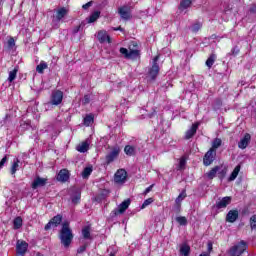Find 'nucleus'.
Returning <instances> with one entry per match:
<instances>
[{"label": "nucleus", "mask_w": 256, "mask_h": 256, "mask_svg": "<svg viewBox=\"0 0 256 256\" xmlns=\"http://www.w3.org/2000/svg\"><path fill=\"white\" fill-rule=\"evenodd\" d=\"M58 237L61 245H63L65 249L71 247L75 235L73 234V229H71V223H69V221H64L62 223Z\"/></svg>", "instance_id": "obj_1"}, {"label": "nucleus", "mask_w": 256, "mask_h": 256, "mask_svg": "<svg viewBox=\"0 0 256 256\" xmlns=\"http://www.w3.org/2000/svg\"><path fill=\"white\" fill-rule=\"evenodd\" d=\"M247 249H249V244L245 240H241L234 246L230 247L228 250L229 256H242L243 253L247 252Z\"/></svg>", "instance_id": "obj_2"}, {"label": "nucleus", "mask_w": 256, "mask_h": 256, "mask_svg": "<svg viewBox=\"0 0 256 256\" xmlns=\"http://www.w3.org/2000/svg\"><path fill=\"white\" fill-rule=\"evenodd\" d=\"M158 62H159V55H156L152 60V66L148 70V75L151 81H155L159 76V72L161 71V68L159 67Z\"/></svg>", "instance_id": "obj_3"}, {"label": "nucleus", "mask_w": 256, "mask_h": 256, "mask_svg": "<svg viewBox=\"0 0 256 256\" xmlns=\"http://www.w3.org/2000/svg\"><path fill=\"white\" fill-rule=\"evenodd\" d=\"M129 205H131V199H126L118 206V209H114L110 213V217H117V215H123L129 209Z\"/></svg>", "instance_id": "obj_4"}, {"label": "nucleus", "mask_w": 256, "mask_h": 256, "mask_svg": "<svg viewBox=\"0 0 256 256\" xmlns=\"http://www.w3.org/2000/svg\"><path fill=\"white\" fill-rule=\"evenodd\" d=\"M63 91L54 90L50 95V105H54L55 107L61 105L63 103Z\"/></svg>", "instance_id": "obj_5"}, {"label": "nucleus", "mask_w": 256, "mask_h": 256, "mask_svg": "<svg viewBox=\"0 0 256 256\" xmlns=\"http://www.w3.org/2000/svg\"><path fill=\"white\" fill-rule=\"evenodd\" d=\"M216 157L217 151L209 149L203 157L204 167H209V165H213V161H215Z\"/></svg>", "instance_id": "obj_6"}, {"label": "nucleus", "mask_w": 256, "mask_h": 256, "mask_svg": "<svg viewBox=\"0 0 256 256\" xmlns=\"http://www.w3.org/2000/svg\"><path fill=\"white\" fill-rule=\"evenodd\" d=\"M63 223V215L54 216L44 227L45 231H49L52 227H59Z\"/></svg>", "instance_id": "obj_7"}, {"label": "nucleus", "mask_w": 256, "mask_h": 256, "mask_svg": "<svg viewBox=\"0 0 256 256\" xmlns=\"http://www.w3.org/2000/svg\"><path fill=\"white\" fill-rule=\"evenodd\" d=\"M120 153H121V149L119 147H114L111 150V152L105 156L106 165H111V163H113V161H115V159H117V157H119Z\"/></svg>", "instance_id": "obj_8"}, {"label": "nucleus", "mask_w": 256, "mask_h": 256, "mask_svg": "<svg viewBox=\"0 0 256 256\" xmlns=\"http://www.w3.org/2000/svg\"><path fill=\"white\" fill-rule=\"evenodd\" d=\"M71 179V172L67 168L61 169L56 175V180L59 183H67Z\"/></svg>", "instance_id": "obj_9"}, {"label": "nucleus", "mask_w": 256, "mask_h": 256, "mask_svg": "<svg viewBox=\"0 0 256 256\" xmlns=\"http://www.w3.org/2000/svg\"><path fill=\"white\" fill-rule=\"evenodd\" d=\"M119 51H120L121 55H124L125 59H135L136 57H139V55H140V52L137 49H134V50L130 49V51H129V50H127V48L121 47Z\"/></svg>", "instance_id": "obj_10"}, {"label": "nucleus", "mask_w": 256, "mask_h": 256, "mask_svg": "<svg viewBox=\"0 0 256 256\" xmlns=\"http://www.w3.org/2000/svg\"><path fill=\"white\" fill-rule=\"evenodd\" d=\"M115 183H125L127 181V170L118 169L114 175Z\"/></svg>", "instance_id": "obj_11"}, {"label": "nucleus", "mask_w": 256, "mask_h": 256, "mask_svg": "<svg viewBox=\"0 0 256 256\" xmlns=\"http://www.w3.org/2000/svg\"><path fill=\"white\" fill-rule=\"evenodd\" d=\"M118 14L124 21H129V19H131V8H129V6L126 5L119 7Z\"/></svg>", "instance_id": "obj_12"}, {"label": "nucleus", "mask_w": 256, "mask_h": 256, "mask_svg": "<svg viewBox=\"0 0 256 256\" xmlns=\"http://www.w3.org/2000/svg\"><path fill=\"white\" fill-rule=\"evenodd\" d=\"M27 249H29V244L25 241H18L16 244V253L18 256H25L27 253Z\"/></svg>", "instance_id": "obj_13"}, {"label": "nucleus", "mask_w": 256, "mask_h": 256, "mask_svg": "<svg viewBox=\"0 0 256 256\" xmlns=\"http://www.w3.org/2000/svg\"><path fill=\"white\" fill-rule=\"evenodd\" d=\"M197 129H199V122H195L194 124H192L191 128L185 132V139H193V137H195L197 133Z\"/></svg>", "instance_id": "obj_14"}, {"label": "nucleus", "mask_w": 256, "mask_h": 256, "mask_svg": "<svg viewBox=\"0 0 256 256\" xmlns=\"http://www.w3.org/2000/svg\"><path fill=\"white\" fill-rule=\"evenodd\" d=\"M249 143H251V134L246 133L243 138L238 142L239 149H247L249 147Z\"/></svg>", "instance_id": "obj_15"}, {"label": "nucleus", "mask_w": 256, "mask_h": 256, "mask_svg": "<svg viewBox=\"0 0 256 256\" xmlns=\"http://www.w3.org/2000/svg\"><path fill=\"white\" fill-rule=\"evenodd\" d=\"M47 185V178H41L37 176L31 184L32 189H38V187H45Z\"/></svg>", "instance_id": "obj_16"}, {"label": "nucleus", "mask_w": 256, "mask_h": 256, "mask_svg": "<svg viewBox=\"0 0 256 256\" xmlns=\"http://www.w3.org/2000/svg\"><path fill=\"white\" fill-rule=\"evenodd\" d=\"M239 219V210H230L226 215L227 223H235Z\"/></svg>", "instance_id": "obj_17"}, {"label": "nucleus", "mask_w": 256, "mask_h": 256, "mask_svg": "<svg viewBox=\"0 0 256 256\" xmlns=\"http://www.w3.org/2000/svg\"><path fill=\"white\" fill-rule=\"evenodd\" d=\"M97 39H98L99 43H105V41H107V43H111V36H109L107 34V31H105V30H100L98 32Z\"/></svg>", "instance_id": "obj_18"}, {"label": "nucleus", "mask_w": 256, "mask_h": 256, "mask_svg": "<svg viewBox=\"0 0 256 256\" xmlns=\"http://www.w3.org/2000/svg\"><path fill=\"white\" fill-rule=\"evenodd\" d=\"M71 201L74 205H79V203H81V189H79V188L73 189Z\"/></svg>", "instance_id": "obj_19"}, {"label": "nucleus", "mask_w": 256, "mask_h": 256, "mask_svg": "<svg viewBox=\"0 0 256 256\" xmlns=\"http://www.w3.org/2000/svg\"><path fill=\"white\" fill-rule=\"evenodd\" d=\"M227 205H231V196L223 197L220 201L216 202V209H225Z\"/></svg>", "instance_id": "obj_20"}, {"label": "nucleus", "mask_w": 256, "mask_h": 256, "mask_svg": "<svg viewBox=\"0 0 256 256\" xmlns=\"http://www.w3.org/2000/svg\"><path fill=\"white\" fill-rule=\"evenodd\" d=\"M110 193L111 192L107 189L101 190L100 193L95 196L94 201L101 203V201H105V199L109 197Z\"/></svg>", "instance_id": "obj_21"}, {"label": "nucleus", "mask_w": 256, "mask_h": 256, "mask_svg": "<svg viewBox=\"0 0 256 256\" xmlns=\"http://www.w3.org/2000/svg\"><path fill=\"white\" fill-rule=\"evenodd\" d=\"M69 13V10L65 7H61L56 12V19L57 21H61L67 14Z\"/></svg>", "instance_id": "obj_22"}, {"label": "nucleus", "mask_w": 256, "mask_h": 256, "mask_svg": "<svg viewBox=\"0 0 256 256\" xmlns=\"http://www.w3.org/2000/svg\"><path fill=\"white\" fill-rule=\"evenodd\" d=\"M83 123L85 127H90V125H93L95 123V115L88 114L84 117Z\"/></svg>", "instance_id": "obj_23"}, {"label": "nucleus", "mask_w": 256, "mask_h": 256, "mask_svg": "<svg viewBox=\"0 0 256 256\" xmlns=\"http://www.w3.org/2000/svg\"><path fill=\"white\" fill-rule=\"evenodd\" d=\"M221 166L213 167L208 173H206V177L210 180H213L214 177H217V173H219Z\"/></svg>", "instance_id": "obj_24"}, {"label": "nucleus", "mask_w": 256, "mask_h": 256, "mask_svg": "<svg viewBox=\"0 0 256 256\" xmlns=\"http://www.w3.org/2000/svg\"><path fill=\"white\" fill-rule=\"evenodd\" d=\"M241 171V165H237L234 170L232 171V173L230 174V176L228 177V181H235V179H237V177L239 176V172Z\"/></svg>", "instance_id": "obj_25"}, {"label": "nucleus", "mask_w": 256, "mask_h": 256, "mask_svg": "<svg viewBox=\"0 0 256 256\" xmlns=\"http://www.w3.org/2000/svg\"><path fill=\"white\" fill-rule=\"evenodd\" d=\"M76 151L79 153H87L89 151V142L85 141L76 147Z\"/></svg>", "instance_id": "obj_26"}, {"label": "nucleus", "mask_w": 256, "mask_h": 256, "mask_svg": "<svg viewBox=\"0 0 256 256\" xmlns=\"http://www.w3.org/2000/svg\"><path fill=\"white\" fill-rule=\"evenodd\" d=\"M193 2L191 0H181L180 5L178 7L179 11H185V9H189Z\"/></svg>", "instance_id": "obj_27"}, {"label": "nucleus", "mask_w": 256, "mask_h": 256, "mask_svg": "<svg viewBox=\"0 0 256 256\" xmlns=\"http://www.w3.org/2000/svg\"><path fill=\"white\" fill-rule=\"evenodd\" d=\"M215 61H217V55L215 54H211L208 59L206 60V66L208 69H211V67H213V65L215 64Z\"/></svg>", "instance_id": "obj_28"}, {"label": "nucleus", "mask_w": 256, "mask_h": 256, "mask_svg": "<svg viewBox=\"0 0 256 256\" xmlns=\"http://www.w3.org/2000/svg\"><path fill=\"white\" fill-rule=\"evenodd\" d=\"M82 237L83 239H91V226H84L82 228Z\"/></svg>", "instance_id": "obj_29"}, {"label": "nucleus", "mask_w": 256, "mask_h": 256, "mask_svg": "<svg viewBox=\"0 0 256 256\" xmlns=\"http://www.w3.org/2000/svg\"><path fill=\"white\" fill-rule=\"evenodd\" d=\"M191 253V246L187 245V244H183L180 247V254L183 256H189Z\"/></svg>", "instance_id": "obj_30"}, {"label": "nucleus", "mask_w": 256, "mask_h": 256, "mask_svg": "<svg viewBox=\"0 0 256 256\" xmlns=\"http://www.w3.org/2000/svg\"><path fill=\"white\" fill-rule=\"evenodd\" d=\"M101 17V11H95L93 12L89 18H88V23H95V21H97V19H99Z\"/></svg>", "instance_id": "obj_31"}, {"label": "nucleus", "mask_w": 256, "mask_h": 256, "mask_svg": "<svg viewBox=\"0 0 256 256\" xmlns=\"http://www.w3.org/2000/svg\"><path fill=\"white\" fill-rule=\"evenodd\" d=\"M18 72H19V68H17V67L9 72V77H8L9 83H13L17 79Z\"/></svg>", "instance_id": "obj_32"}, {"label": "nucleus", "mask_w": 256, "mask_h": 256, "mask_svg": "<svg viewBox=\"0 0 256 256\" xmlns=\"http://www.w3.org/2000/svg\"><path fill=\"white\" fill-rule=\"evenodd\" d=\"M49 65H47V62L41 61L39 65L36 66L37 73L43 74L45 72V69H47Z\"/></svg>", "instance_id": "obj_33"}, {"label": "nucleus", "mask_w": 256, "mask_h": 256, "mask_svg": "<svg viewBox=\"0 0 256 256\" xmlns=\"http://www.w3.org/2000/svg\"><path fill=\"white\" fill-rule=\"evenodd\" d=\"M222 143L223 141L221 140V138H215L212 142V147L210 148V150L217 151V149H219Z\"/></svg>", "instance_id": "obj_34"}, {"label": "nucleus", "mask_w": 256, "mask_h": 256, "mask_svg": "<svg viewBox=\"0 0 256 256\" xmlns=\"http://www.w3.org/2000/svg\"><path fill=\"white\" fill-rule=\"evenodd\" d=\"M203 29V23L197 21L192 25L191 31L192 33H199Z\"/></svg>", "instance_id": "obj_35"}, {"label": "nucleus", "mask_w": 256, "mask_h": 256, "mask_svg": "<svg viewBox=\"0 0 256 256\" xmlns=\"http://www.w3.org/2000/svg\"><path fill=\"white\" fill-rule=\"evenodd\" d=\"M14 229H21L23 227V218L21 216H18L13 221Z\"/></svg>", "instance_id": "obj_36"}, {"label": "nucleus", "mask_w": 256, "mask_h": 256, "mask_svg": "<svg viewBox=\"0 0 256 256\" xmlns=\"http://www.w3.org/2000/svg\"><path fill=\"white\" fill-rule=\"evenodd\" d=\"M124 153L128 155L129 157H132V155H135V147L131 145H126L124 147Z\"/></svg>", "instance_id": "obj_37"}, {"label": "nucleus", "mask_w": 256, "mask_h": 256, "mask_svg": "<svg viewBox=\"0 0 256 256\" xmlns=\"http://www.w3.org/2000/svg\"><path fill=\"white\" fill-rule=\"evenodd\" d=\"M185 165H187V158L182 156L179 161L178 171H183V169H185Z\"/></svg>", "instance_id": "obj_38"}, {"label": "nucleus", "mask_w": 256, "mask_h": 256, "mask_svg": "<svg viewBox=\"0 0 256 256\" xmlns=\"http://www.w3.org/2000/svg\"><path fill=\"white\" fill-rule=\"evenodd\" d=\"M91 173H93V168L92 167L84 168V170L82 171L83 179H87L91 175Z\"/></svg>", "instance_id": "obj_39"}, {"label": "nucleus", "mask_w": 256, "mask_h": 256, "mask_svg": "<svg viewBox=\"0 0 256 256\" xmlns=\"http://www.w3.org/2000/svg\"><path fill=\"white\" fill-rule=\"evenodd\" d=\"M19 163H20L19 159L14 160L11 167V171H10L11 175H15L17 173V168L19 167Z\"/></svg>", "instance_id": "obj_40"}, {"label": "nucleus", "mask_w": 256, "mask_h": 256, "mask_svg": "<svg viewBox=\"0 0 256 256\" xmlns=\"http://www.w3.org/2000/svg\"><path fill=\"white\" fill-rule=\"evenodd\" d=\"M227 166H225L222 170H220L218 172V179H220V181H223V179H225V177H227Z\"/></svg>", "instance_id": "obj_41"}, {"label": "nucleus", "mask_w": 256, "mask_h": 256, "mask_svg": "<svg viewBox=\"0 0 256 256\" xmlns=\"http://www.w3.org/2000/svg\"><path fill=\"white\" fill-rule=\"evenodd\" d=\"M249 223H250V229L252 231H256V214L250 217Z\"/></svg>", "instance_id": "obj_42"}, {"label": "nucleus", "mask_w": 256, "mask_h": 256, "mask_svg": "<svg viewBox=\"0 0 256 256\" xmlns=\"http://www.w3.org/2000/svg\"><path fill=\"white\" fill-rule=\"evenodd\" d=\"M176 221L181 226L187 225V217H185V216H178V217H176Z\"/></svg>", "instance_id": "obj_43"}, {"label": "nucleus", "mask_w": 256, "mask_h": 256, "mask_svg": "<svg viewBox=\"0 0 256 256\" xmlns=\"http://www.w3.org/2000/svg\"><path fill=\"white\" fill-rule=\"evenodd\" d=\"M7 47L8 49H13L15 47V38L10 37L7 41Z\"/></svg>", "instance_id": "obj_44"}, {"label": "nucleus", "mask_w": 256, "mask_h": 256, "mask_svg": "<svg viewBox=\"0 0 256 256\" xmlns=\"http://www.w3.org/2000/svg\"><path fill=\"white\" fill-rule=\"evenodd\" d=\"M151 203H153V198H148L146 199L142 206H141V209H145L146 207H149V205H151Z\"/></svg>", "instance_id": "obj_45"}, {"label": "nucleus", "mask_w": 256, "mask_h": 256, "mask_svg": "<svg viewBox=\"0 0 256 256\" xmlns=\"http://www.w3.org/2000/svg\"><path fill=\"white\" fill-rule=\"evenodd\" d=\"M83 27H85V25L83 23H81L80 25L74 27L73 30H72L73 35H77V33L79 31H81V29H83Z\"/></svg>", "instance_id": "obj_46"}, {"label": "nucleus", "mask_w": 256, "mask_h": 256, "mask_svg": "<svg viewBox=\"0 0 256 256\" xmlns=\"http://www.w3.org/2000/svg\"><path fill=\"white\" fill-rule=\"evenodd\" d=\"M185 197H187V192L185 190H183L177 197L176 201H183V199H185Z\"/></svg>", "instance_id": "obj_47"}, {"label": "nucleus", "mask_w": 256, "mask_h": 256, "mask_svg": "<svg viewBox=\"0 0 256 256\" xmlns=\"http://www.w3.org/2000/svg\"><path fill=\"white\" fill-rule=\"evenodd\" d=\"M85 251H87V244H84L77 249V253L79 254L85 253Z\"/></svg>", "instance_id": "obj_48"}, {"label": "nucleus", "mask_w": 256, "mask_h": 256, "mask_svg": "<svg viewBox=\"0 0 256 256\" xmlns=\"http://www.w3.org/2000/svg\"><path fill=\"white\" fill-rule=\"evenodd\" d=\"M249 13H251V15H256V4H251Z\"/></svg>", "instance_id": "obj_49"}, {"label": "nucleus", "mask_w": 256, "mask_h": 256, "mask_svg": "<svg viewBox=\"0 0 256 256\" xmlns=\"http://www.w3.org/2000/svg\"><path fill=\"white\" fill-rule=\"evenodd\" d=\"M5 163H7V156H4L0 161V169H3L5 167Z\"/></svg>", "instance_id": "obj_50"}, {"label": "nucleus", "mask_w": 256, "mask_h": 256, "mask_svg": "<svg viewBox=\"0 0 256 256\" xmlns=\"http://www.w3.org/2000/svg\"><path fill=\"white\" fill-rule=\"evenodd\" d=\"M151 191H153V184L150 185L149 187H147L144 192H143V195H147L149 193H151Z\"/></svg>", "instance_id": "obj_51"}, {"label": "nucleus", "mask_w": 256, "mask_h": 256, "mask_svg": "<svg viewBox=\"0 0 256 256\" xmlns=\"http://www.w3.org/2000/svg\"><path fill=\"white\" fill-rule=\"evenodd\" d=\"M91 102V98H89V95H85L83 99V105H88V103Z\"/></svg>", "instance_id": "obj_52"}, {"label": "nucleus", "mask_w": 256, "mask_h": 256, "mask_svg": "<svg viewBox=\"0 0 256 256\" xmlns=\"http://www.w3.org/2000/svg\"><path fill=\"white\" fill-rule=\"evenodd\" d=\"M93 5V1H90V2H88V3H86V4H84L83 6H82V9H84L85 11H87V9H89V7H91Z\"/></svg>", "instance_id": "obj_53"}, {"label": "nucleus", "mask_w": 256, "mask_h": 256, "mask_svg": "<svg viewBox=\"0 0 256 256\" xmlns=\"http://www.w3.org/2000/svg\"><path fill=\"white\" fill-rule=\"evenodd\" d=\"M240 49H239V47H237V46H235L234 48H232V50H231V53H232V55H237L238 53H240Z\"/></svg>", "instance_id": "obj_54"}, {"label": "nucleus", "mask_w": 256, "mask_h": 256, "mask_svg": "<svg viewBox=\"0 0 256 256\" xmlns=\"http://www.w3.org/2000/svg\"><path fill=\"white\" fill-rule=\"evenodd\" d=\"M112 31H121V32H123V31H125V29H123V27H121V26H118V27H113Z\"/></svg>", "instance_id": "obj_55"}, {"label": "nucleus", "mask_w": 256, "mask_h": 256, "mask_svg": "<svg viewBox=\"0 0 256 256\" xmlns=\"http://www.w3.org/2000/svg\"><path fill=\"white\" fill-rule=\"evenodd\" d=\"M242 215H249V207H244L243 208Z\"/></svg>", "instance_id": "obj_56"}, {"label": "nucleus", "mask_w": 256, "mask_h": 256, "mask_svg": "<svg viewBox=\"0 0 256 256\" xmlns=\"http://www.w3.org/2000/svg\"><path fill=\"white\" fill-rule=\"evenodd\" d=\"M208 251H209V253H211V251H213V244L212 243H208Z\"/></svg>", "instance_id": "obj_57"}, {"label": "nucleus", "mask_w": 256, "mask_h": 256, "mask_svg": "<svg viewBox=\"0 0 256 256\" xmlns=\"http://www.w3.org/2000/svg\"><path fill=\"white\" fill-rule=\"evenodd\" d=\"M199 256H211V254L209 252H203L202 254H200Z\"/></svg>", "instance_id": "obj_58"}, {"label": "nucleus", "mask_w": 256, "mask_h": 256, "mask_svg": "<svg viewBox=\"0 0 256 256\" xmlns=\"http://www.w3.org/2000/svg\"><path fill=\"white\" fill-rule=\"evenodd\" d=\"M211 38L212 39H217V35L216 34H212Z\"/></svg>", "instance_id": "obj_59"}, {"label": "nucleus", "mask_w": 256, "mask_h": 256, "mask_svg": "<svg viewBox=\"0 0 256 256\" xmlns=\"http://www.w3.org/2000/svg\"><path fill=\"white\" fill-rule=\"evenodd\" d=\"M133 47H137V43L136 42H132Z\"/></svg>", "instance_id": "obj_60"}, {"label": "nucleus", "mask_w": 256, "mask_h": 256, "mask_svg": "<svg viewBox=\"0 0 256 256\" xmlns=\"http://www.w3.org/2000/svg\"><path fill=\"white\" fill-rule=\"evenodd\" d=\"M36 256H44V255L38 252V253L36 254Z\"/></svg>", "instance_id": "obj_61"}, {"label": "nucleus", "mask_w": 256, "mask_h": 256, "mask_svg": "<svg viewBox=\"0 0 256 256\" xmlns=\"http://www.w3.org/2000/svg\"><path fill=\"white\" fill-rule=\"evenodd\" d=\"M110 256H115V254L111 253Z\"/></svg>", "instance_id": "obj_62"}]
</instances>
